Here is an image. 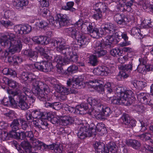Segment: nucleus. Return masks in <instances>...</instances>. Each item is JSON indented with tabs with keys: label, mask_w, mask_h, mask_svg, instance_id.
<instances>
[{
	"label": "nucleus",
	"mask_w": 153,
	"mask_h": 153,
	"mask_svg": "<svg viewBox=\"0 0 153 153\" xmlns=\"http://www.w3.org/2000/svg\"><path fill=\"white\" fill-rule=\"evenodd\" d=\"M0 43L4 48H8V52L5 51L1 52L3 58H6L9 53L12 54L19 52L22 48L20 39L16 38L14 34L7 32L0 38Z\"/></svg>",
	"instance_id": "nucleus-1"
},
{
	"label": "nucleus",
	"mask_w": 153,
	"mask_h": 153,
	"mask_svg": "<svg viewBox=\"0 0 153 153\" xmlns=\"http://www.w3.org/2000/svg\"><path fill=\"white\" fill-rule=\"evenodd\" d=\"M31 82L33 85L32 91L33 93L41 100L49 101L50 99L47 93L48 92V86L35 78H32Z\"/></svg>",
	"instance_id": "nucleus-2"
},
{
	"label": "nucleus",
	"mask_w": 153,
	"mask_h": 153,
	"mask_svg": "<svg viewBox=\"0 0 153 153\" xmlns=\"http://www.w3.org/2000/svg\"><path fill=\"white\" fill-rule=\"evenodd\" d=\"M51 45L56 48V50L60 53L62 54L66 57H71L73 55L72 48L71 44V46L63 45L61 40H53L51 42Z\"/></svg>",
	"instance_id": "nucleus-3"
},
{
	"label": "nucleus",
	"mask_w": 153,
	"mask_h": 153,
	"mask_svg": "<svg viewBox=\"0 0 153 153\" xmlns=\"http://www.w3.org/2000/svg\"><path fill=\"white\" fill-rule=\"evenodd\" d=\"M70 19L66 15L59 14L57 15V18L56 21L53 20V18L51 17L50 19L49 22L51 25H54L60 28L68 25L70 23Z\"/></svg>",
	"instance_id": "nucleus-4"
},
{
	"label": "nucleus",
	"mask_w": 153,
	"mask_h": 153,
	"mask_svg": "<svg viewBox=\"0 0 153 153\" xmlns=\"http://www.w3.org/2000/svg\"><path fill=\"white\" fill-rule=\"evenodd\" d=\"M90 82L93 83L94 84L93 86H97V90L100 93L103 94V92L104 91L105 89L109 93H111L112 91L111 88V85L109 82H107L104 85V87L103 86L104 82L100 80H94L90 81Z\"/></svg>",
	"instance_id": "nucleus-5"
},
{
	"label": "nucleus",
	"mask_w": 153,
	"mask_h": 153,
	"mask_svg": "<svg viewBox=\"0 0 153 153\" xmlns=\"http://www.w3.org/2000/svg\"><path fill=\"white\" fill-rule=\"evenodd\" d=\"M114 40V37L112 35L107 36L105 38V40L102 39L97 40L95 42L94 47L96 48V50L104 48L106 46L108 45L109 46V47H111L112 42Z\"/></svg>",
	"instance_id": "nucleus-6"
},
{
	"label": "nucleus",
	"mask_w": 153,
	"mask_h": 153,
	"mask_svg": "<svg viewBox=\"0 0 153 153\" xmlns=\"http://www.w3.org/2000/svg\"><path fill=\"white\" fill-rule=\"evenodd\" d=\"M94 132L92 131V128L91 130L88 127H86L82 124H80L78 126L77 136L81 139H84L87 137H90L93 134Z\"/></svg>",
	"instance_id": "nucleus-7"
},
{
	"label": "nucleus",
	"mask_w": 153,
	"mask_h": 153,
	"mask_svg": "<svg viewBox=\"0 0 153 153\" xmlns=\"http://www.w3.org/2000/svg\"><path fill=\"white\" fill-rule=\"evenodd\" d=\"M74 39L77 40L78 44L74 42L71 46L72 47H74L75 48H81L83 45H87L89 42L88 38L86 37L84 34L80 32L76 35Z\"/></svg>",
	"instance_id": "nucleus-8"
},
{
	"label": "nucleus",
	"mask_w": 153,
	"mask_h": 153,
	"mask_svg": "<svg viewBox=\"0 0 153 153\" xmlns=\"http://www.w3.org/2000/svg\"><path fill=\"white\" fill-rule=\"evenodd\" d=\"M115 93L116 96L119 97H122L127 98L130 100L133 97V92L130 90L125 91L124 88L121 86L116 87L115 89Z\"/></svg>",
	"instance_id": "nucleus-9"
},
{
	"label": "nucleus",
	"mask_w": 153,
	"mask_h": 153,
	"mask_svg": "<svg viewBox=\"0 0 153 153\" xmlns=\"http://www.w3.org/2000/svg\"><path fill=\"white\" fill-rule=\"evenodd\" d=\"M67 85L70 86L72 85L73 88L76 89H80L84 86V83L83 82V79L78 77L76 78H73L72 79H69L67 82Z\"/></svg>",
	"instance_id": "nucleus-10"
},
{
	"label": "nucleus",
	"mask_w": 153,
	"mask_h": 153,
	"mask_svg": "<svg viewBox=\"0 0 153 153\" xmlns=\"http://www.w3.org/2000/svg\"><path fill=\"white\" fill-rule=\"evenodd\" d=\"M14 30L16 34L22 35L30 33L31 30V27L28 25H16L14 26Z\"/></svg>",
	"instance_id": "nucleus-11"
},
{
	"label": "nucleus",
	"mask_w": 153,
	"mask_h": 153,
	"mask_svg": "<svg viewBox=\"0 0 153 153\" xmlns=\"http://www.w3.org/2000/svg\"><path fill=\"white\" fill-rule=\"evenodd\" d=\"M87 29L90 36L93 38H98L103 34L101 28L93 27L90 24L88 26H87Z\"/></svg>",
	"instance_id": "nucleus-12"
},
{
	"label": "nucleus",
	"mask_w": 153,
	"mask_h": 153,
	"mask_svg": "<svg viewBox=\"0 0 153 153\" xmlns=\"http://www.w3.org/2000/svg\"><path fill=\"white\" fill-rule=\"evenodd\" d=\"M35 66L36 69L46 72L51 71L52 65L46 61H43L36 63Z\"/></svg>",
	"instance_id": "nucleus-13"
},
{
	"label": "nucleus",
	"mask_w": 153,
	"mask_h": 153,
	"mask_svg": "<svg viewBox=\"0 0 153 153\" xmlns=\"http://www.w3.org/2000/svg\"><path fill=\"white\" fill-rule=\"evenodd\" d=\"M94 146L95 152L97 153H108V148L107 146H105L102 143L97 142L94 144Z\"/></svg>",
	"instance_id": "nucleus-14"
},
{
	"label": "nucleus",
	"mask_w": 153,
	"mask_h": 153,
	"mask_svg": "<svg viewBox=\"0 0 153 153\" xmlns=\"http://www.w3.org/2000/svg\"><path fill=\"white\" fill-rule=\"evenodd\" d=\"M121 70L119 72V76H128V73L132 70V65L131 64L122 65L119 67Z\"/></svg>",
	"instance_id": "nucleus-15"
},
{
	"label": "nucleus",
	"mask_w": 153,
	"mask_h": 153,
	"mask_svg": "<svg viewBox=\"0 0 153 153\" xmlns=\"http://www.w3.org/2000/svg\"><path fill=\"white\" fill-rule=\"evenodd\" d=\"M137 98L141 102L146 105H151L150 95L146 93H142L138 94Z\"/></svg>",
	"instance_id": "nucleus-16"
},
{
	"label": "nucleus",
	"mask_w": 153,
	"mask_h": 153,
	"mask_svg": "<svg viewBox=\"0 0 153 153\" xmlns=\"http://www.w3.org/2000/svg\"><path fill=\"white\" fill-rule=\"evenodd\" d=\"M47 119L42 118L37 119L33 121V124L36 126L42 129H45L48 128V124L46 120Z\"/></svg>",
	"instance_id": "nucleus-17"
},
{
	"label": "nucleus",
	"mask_w": 153,
	"mask_h": 153,
	"mask_svg": "<svg viewBox=\"0 0 153 153\" xmlns=\"http://www.w3.org/2000/svg\"><path fill=\"white\" fill-rule=\"evenodd\" d=\"M23 53L25 55L28 57L30 60L33 62H35L37 60L38 53L31 50H25L23 51Z\"/></svg>",
	"instance_id": "nucleus-18"
},
{
	"label": "nucleus",
	"mask_w": 153,
	"mask_h": 153,
	"mask_svg": "<svg viewBox=\"0 0 153 153\" xmlns=\"http://www.w3.org/2000/svg\"><path fill=\"white\" fill-rule=\"evenodd\" d=\"M87 102L91 106H95L98 110H100L102 105L100 99L92 97H89L87 99Z\"/></svg>",
	"instance_id": "nucleus-19"
},
{
	"label": "nucleus",
	"mask_w": 153,
	"mask_h": 153,
	"mask_svg": "<svg viewBox=\"0 0 153 153\" xmlns=\"http://www.w3.org/2000/svg\"><path fill=\"white\" fill-rule=\"evenodd\" d=\"M18 106L22 110H26L29 108V105L25 101L27 98L24 96H20Z\"/></svg>",
	"instance_id": "nucleus-20"
},
{
	"label": "nucleus",
	"mask_w": 153,
	"mask_h": 153,
	"mask_svg": "<svg viewBox=\"0 0 153 153\" xmlns=\"http://www.w3.org/2000/svg\"><path fill=\"white\" fill-rule=\"evenodd\" d=\"M33 41L38 44L47 45L49 43L48 39L45 36H35L33 37Z\"/></svg>",
	"instance_id": "nucleus-21"
},
{
	"label": "nucleus",
	"mask_w": 153,
	"mask_h": 153,
	"mask_svg": "<svg viewBox=\"0 0 153 153\" xmlns=\"http://www.w3.org/2000/svg\"><path fill=\"white\" fill-rule=\"evenodd\" d=\"M7 92L9 94L8 97L9 100L10 101L9 104L12 107L14 108L16 107L17 106V103L13 97L16 96L18 95V94L19 93L18 92L17 93H16L15 91H13L11 90H9L7 91Z\"/></svg>",
	"instance_id": "nucleus-22"
},
{
	"label": "nucleus",
	"mask_w": 153,
	"mask_h": 153,
	"mask_svg": "<svg viewBox=\"0 0 153 153\" xmlns=\"http://www.w3.org/2000/svg\"><path fill=\"white\" fill-rule=\"evenodd\" d=\"M56 88H57V91L60 94V97L62 100L65 99L66 95L69 93V90L66 87L60 86L58 85H56Z\"/></svg>",
	"instance_id": "nucleus-23"
},
{
	"label": "nucleus",
	"mask_w": 153,
	"mask_h": 153,
	"mask_svg": "<svg viewBox=\"0 0 153 153\" xmlns=\"http://www.w3.org/2000/svg\"><path fill=\"white\" fill-rule=\"evenodd\" d=\"M27 0H15L13 2L14 6L17 9H22L28 4Z\"/></svg>",
	"instance_id": "nucleus-24"
},
{
	"label": "nucleus",
	"mask_w": 153,
	"mask_h": 153,
	"mask_svg": "<svg viewBox=\"0 0 153 153\" xmlns=\"http://www.w3.org/2000/svg\"><path fill=\"white\" fill-rule=\"evenodd\" d=\"M27 0H15L13 2L14 6L17 9H22L28 4Z\"/></svg>",
	"instance_id": "nucleus-25"
},
{
	"label": "nucleus",
	"mask_w": 153,
	"mask_h": 153,
	"mask_svg": "<svg viewBox=\"0 0 153 153\" xmlns=\"http://www.w3.org/2000/svg\"><path fill=\"white\" fill-rule=\"evenodd\" d=\"M116 97L115 98H114L111 100V102L113 104L127 105L128 101L130 102V100L128 99L127 98Z\"/></svg>",
	"instance_id": "nucleus-26"
},
{
	"label": "nucleus",
	"mask_w": 153,
	"mask_h": 153,
	"mask_svg": "<svg viewBox=\"0 0 153 153\" xmlns=\"http://www.w3.org/2000/svg\"><path fill=\"white\" fill-rule=\"evenodd\" d=\"M94 73L97 76H108L110 73V70L108 68L104 67L102 70L96 69L94 70Z\"/></svg>",
	"instance_id": "nucleus-27"
},
{
	"label": "nucleus",
	"mask_w": 153,
	"mask_h": 153,
	"mask_svg": "<svg viewBox=\"0 0 153 153\" xmlns=\"http://www.w3.org/2000/svg\"><path fill=\"white\" fill-rule=\"evenodd\" d=\"M95 5L96 10L99 12L104 13L109 10V8L105 3L99 2L95 4Z\"/></svg>",
	"instance_id": "nucleus-28"
},
{
	"label": "nucleus",
	"mask_w": 153,
	"mask_h": 153,
	"mask_svg": "<svg viewBox=\"0 0 153 153\" xmlns=\"http://www.w3.org/2000/svg\"><path fill=\"white\" fill-rule=\"evenodd\" d=\"M32 113L34 117L37 118L38 119H48V114L47 112L41 113L38 110L33 111Z\"/></svg>",
	"instance_id": "nucleus-29"
},
{
	"label": "nucleus",
	"mask_w": 153,
	"mask_h": 153,
	"mask_svg": "<svg viewBox=\"0 0 153 153\" xmlns=\"http://www.w3.org/2000/svg\"><path fill=\"white\" fill-rule=\"evenodd\" d=\"M88 108L86 104H81L80 105H77L76 109L77 110L76 114H84L86 113V111Z\"/></svg>",
	"instance_id": "nucleus-30"
},
{
	"label": "nucleus",
	"mask_w": 153,
	"mask_h": 153,
	"mask_svg": "<svg viewBox=\"0 0 153 153\" xmlns=\"http://www.w3.org/2000/svg\"><path fill=\"white\" fill-rule=\"evenodd\" d=\"M65 31L73 39H74L79 33L74 27H71L65 29Z\"/></svg>",
	"instance_id": "nucleus-31"
},
{
	"label": "nucleus",
	"mask_w": 153,
	"mask_h": 153,
	"mask_svg": "<svg viewBox=\"0 0 153 153\" xmlns=\"http://www.w3.org/2000/svg\"><path fill=\"white\" fill-rule=\"evenodd\" d=\"M127 18L124 15L119 13L116 14L114 16V19L119 24H124L126 22V19Z\"/></svg>",
	"instance_id": "nucleus-32"
},
{
	"label": "nucleus",
	"mask_w": 153,
	"mask_h": 153,
	"mask_svg": "<svg viewBox=\"0 0 153 153\" xmlns=\"http://www.w3.org/2000/svg\"><path fill=\"white\" fill-rule=\"evenodd\" d=\"M45 105L46 107L52 108L56 110L60 109L62 106L61 103L59 102H56L51 103L46 102L45 103Z\"/></svg>",
	"instance_id": "nucleus-33"
},
{
	"label": "nucleus",
	"mask_w": 153,
	"mask_h": 153,
	"mask_svg": "<svg viewBox=\"0 0 153 153\" xmlns=\"http://www.w3.org/2000/svg\"><path fill=\"white\" fill-rule=\"evenodd\" d=\"M103 29L108 33H113L115 31L116 27L113 24L109 23L105 24Z\"/></svg>",
	"instance_id": "nucleus-34"
},
{
	"label": "nucleus",
	"mask_w": 153,
	"mask_h": 153,
	"mask_svg": "<svg viewBox=\"0 0 153 153\" xmlns=\"http://www.w3.org/2000/svg\"><path fill=\"white\" fill-rule=\"evenodd\" d=\"M73 122L72 118L69 116H65L60 119V123L63 126H67Z\"/></svg>",
	"instance_id": "nucleus-35"
},
{
	"label": "nucleus",
	"mask_w": 153,
	"mask_h": 153,
	"mask_svg": "<svg viewBox=\"0 0 153 153\" xmlns=\"http://www.w3.org/2000/svg\"><path fill=\"white\" fill-rule=\"evenodd\" d=\"M23 92L20 90H18L16 91H15L16 93H17L18 91L19 93L18 94V96L20 97V96H24L27 97V96H28V95L30 94V90L28 88L24 87L22 89Z\"/></svg>",
	"instance_id": "nucleus-36"
},
{
	"label": "nucleus",
	"mask_w": 153,
	"mask_h": 153,
	"mask_svg": "<svg viewBox=\"0 0 153 153\" xmlns=\"http://www.w3.org/2000/svg\"><path fill=\"white\" fill-rule=\"evenodd\" d=\"M74 4V3L73 1L68 2L67 3L66 6H62V9L67 10H69L72 12H75L76 9L73 7Z\"/></svg>",
	"instance_id": "nucleus-37"
},
{
	"label": "nucleus",
	"mask_w": 153,
	"mask_h": 153,
	"mask_svg": "<svg viewBox=\"0 0 153 153\" xmlns=\"http://www.w3.org/2000/svg\"><path fill=\"white\" fill-rule=\"evenodd\" d=\"M106 146L108 148L109 151H110L112 153H117V152L118 147L114 142H111L108 145Z\"/></svg>",
	"instance_id": "nucleus-38"
},
{
	"label": "nucleus",
	"mask_w": 153,
	"mask_h": 153,
	"mask_svg": "<svg viewBox=\"0 0 153 153\" xmlns=\"http://www.w3.org/2000/svg\"><path fill=\"white\" fill-rule=\"evenodd\" d=\"M19 119H14L10 125L12 129L14 131H17L19 129L20 124Z\"/></svg>",
	"instance_id": "nucleus-39"
},
{
	"label": "nucleus",
	"mask_w": 153,
	"mask_h": 153,
	"mask_svg": "<svg viewBox=\"0 0 153 153\" xmlns=\"http://www.w3.org/2000/svg\"><path fill=\"white\" fill-rule=\"evenodd\" d=\"M3 79H5V80L7 79L8 84L10 87L13 88L18 89L19 87V84L16 82L11 79H9L7 78L6 77H4Z\"/></svg>",
	"instance_id": "nucleus-40"
},
{
	"label": "nucleus",
	"mask_w": 153,
	"mask_h": 153,
	"mask_svg": "<svg viewBox=\"0 0 153 153\" xmlns=\"http://www.w3.org/2000/svg\"><path fill=\"white\" fill-rule=\"evenodd\" d=\"M133 3L134 1L133 0H131L130 1L127 2L125 4L123 9L128 12H133V10L132 7H133Z\"/></svg>",
	"instance_id": "nucleus-41"
},
{
	"label": "nucleus",
	"mask_w": 153,
	"mask_h": 153,
	"mask_svg": "<svg viewBox=\"0 0 153 153\" xmlns=\"http://www.w3.org/2000/svg\"><path fill=\"white\" fill-rule=\"evenodd\" d=\"M4 16L6 19L10 18L13 19L16 17L15 12L13 11L9 10H7L4 12Z\"/></svg>",
	"instance_id": "nucleus-42"
},
{
	"label": "nucleus",
	"mask_w": 153,
	"mask_h": 153,
	"mask_svg": "<svg viewBox=\"0 0 153 153\" xmlns=\"http://www.w3.org/2000/svg\"><path fill=\"white\" fill-rule=\"evenodd\" d=\"M97 56L96 55H92L90 56L89 61L90 64L93 66H95L97 65L98 61L97 59Z\"/></svg>",
	"instance_id": "nucleus-43"
},
{
	"label": "nucleus",
	"mask_w": 153,
	"mask_h": 153,
	"mask_svg": "<svg viewBox=\"0 0 153 153\" xmlns=\"http://www.w3.org/2000/svg\"><path fill=\"white\" fill-rule=\"evenodd\" d=\"M93 48H94V50L95 52V55L98 57H100L103 56L105 55L107 53V52L106 51L102 49L103 48L99 49L98 50H96V48L94 47V45H93Z\"/></svg>",
	"instance_id": "nucleus-44"
},
{
	"label": "nucleus",
	"mask_w": 153,
	"mask_h": 153,
	"mask_svg": "<svg viewBox=\"0 0 153 153\" xmlns=\"http://www.w3.org/2000/svg\"><path fill=\"white\" fill-rule=\"evenodd\" d=\"M101 108L99 111H102V112L104 116L108 117L109 116L111 113V109L109 107H104L103 104L101 107Z\"/></svg>",
	"instance_id": "nucleus-45"
},
{
	"label": "nucleus",
	"mask_w": 153,
	"mask_h": 153,
	"mask_svg": "<svg viewBox=\"0 0 153 153\" xmlns=\"http://www.w3.org/2000/svg\"><path fill=\"white\" fill-rule=\"evenodd\" d=\"M105 128L104 127V125L103 124H98L96 126V129H94L92 128V130L94 132L93 135H95V131L100 132L103 131V130H105Z\"/></svg>",
	"instance_id": "nucleus-46"
},
{
	"label": "nucleus",
	"mask_w": 153,
	"mask_h": 153,
	"mask_svg": "<svg viewBox=\"0 0 153 153\" xmlns=\"http://www.w3.org/2000/svg\"><path fill=\"white\" fill-rule=\"evenodd\" d=\"M22 147L26 151H27L28 150L30 151L31 148V146L30 143L27 141H23L21 144Z\"/></svg>",
	"instance_id": "nucleus-47"
},
{
	"label": "nucleus",
	"mask_w": 153,
	"mask_h": 153,
	"mask_svg": "<svg viewBox=\"0 0 153 153\" xmlns=\"http://www.w3.org/2000/svg\"><path fill=\"white\" fill-rule=\"evenodd\" d=\"M91 114L94 115L97 119H102L104 118V116L102 112L97 111L96 110H93L91 112Z\"/></svg>",
	"instance_id": "nucleus-48"
},
{
	"label": "nucleus",
	"mask_w": 153,
	"mask_h": 153,
	"mask_svg": "<svg viewBox=\"0 0 153 153\" xmlns=\"http://www.w3.org/2000/svg\"><path fill=\"white\" fill-rule=\"evenodd\" d=\"M41 141L38 140L35 137L30 140V142L34 147H39L41 143Z\"/></svg>",
	"instance_id": "nucleus-49"
},
{
	"label": "nucleus",
	"mask_w": 153,
	"mask_h": 153,
	"mask_svg": "<svg viewBox=\"0 0 153 153\" xmlns=\"http://www.w3.org/2000/svg\"><path fill=\"white\" fill-rule=\"evenodd\" d=\"M63 59L60 55H57L54 58V60L57 63L56 65H63Z\"/></svg>",
	"instance_id": "nucleus-50"
},
{
	"label": "nucleus",
	"mask_w": 153,
	"mask_h": 153,
	"mask_svg": "<svg viewBox=\"0 0 153 153\" xmlns=\"http://www.w3.org/2000/svg\"><path fill=\"white\" fill-rule=\"evenodd\" d=\"M136 85V88L138 90L141 89L143 88L146 86L147 84L145 82L138 81L137 82Z\"/></svg>",
	"instance_id": "nucleus-51"
},
{
	"label": "nucleus",
	"mask_w": 153,
	"mask_h": 153,
	"mask_svg": "<svg viewBox=\"0 0 153 153\" xmlns=\"http://www.w3.org/2000/svg\"><path fill=\"white\" fill-rule=\"evenodd\" d=\"M1 23L4 27L8 28L14 25L13 22L9 20H2L1 21Z\"/></svg>",
	"instance_id": "nucleus-52"
},
{
	"label": "nucleus",
	"mask_w": 153,
	"mask_h": 153,
	"mask_svg": "<svg viewBox=\"0 0 153 153\" xmlns=\"http://www.w3.org/2000/svg\"><path fill=\"white\" fill-rule=\"evenodd\" d=\"M78 67L75 65H73L69 66L67 69V72L68 73L73 74L78 70Z\"/></svg>",
	"instance_id": "nucleus-53"
},
{
	"label": "nucleus",
	"mask_w": 153,
	"mask_h": 153,
	"mask_svg": "<svg viewBox=\"0 0 153 153\" xmlns=\"http://www.w3.org/2000/svg\"><path fill=\"white\" fill-rule=\"evenodd\" d=\"M8 134L9 133L6 131H2L0 133V138L3 141L8 140L9 139Z\"/></svg>",
	"instance_id": "nucleus-54"
},
{
	"label": "nucleus",
	"mask_w": 153,
	"mask_h": 153,
	"mask_svg": "<svg viewBox=\"0 0 153 153\" xmlns=\"http://www.w3.org/2000/svg\"><path fill=\"white\" fill-rule=\"evenodd\" d=\"M140 138L143 140H149L151 137V135L149 133L143 134L139 136Z\"/></svg>",
	"instance_id": "nucleus-55"
},
{
	"label": "nucleus",
	"mask_w": 153,
	"mask_h": 153,
	"mask_svg": "<svg viewBox=\"0 0 153 153\" xmlns=\"http://www.w3.org/2000/svg\"><path fill=\"white\" fill-rule=\"evenodd\" d=\"M111 55L114 56H116L117 55H120L121 54L120 50L118 48H114L110 51Z\"/></svg>",
	"instance_id": "nucleus-56"
},
{
	"label": "nucleus",
	"mask_w": 153,
	"mask_h": 153,
	"mask_svg": "<svg viewBox=\"0 0 153 153\" xmlns=\"http://www.w3.org/2000/svg\"><path fill=\"white\" fill-rule=\"evenodd\" d=\"M63 150V148L62 145L55 144L54 151L56 153H62Z\"/></svg>",
	"instance_id": "nucleus-57"
},
{
	"label": "nucleus",
	"mask_w": 153,
	"mask_h": 153,
	"mask_svg": "<svg viewBox=\"0 0 153 153\" xmlns=\"http://www.w3.org/2000/svg\"><path fill=\"white\" fill-rule=\"evenodd\" d=\"M145 65H143L140 63L137 67V70L139 72L144 74L146 73L145 68Z\"/></svg>",
	"instance_id": "nucleus-58"
},
{
	"label": "nucleus",
	"mask_w": 153,
	"mask_h": 153,
	"mask_svg": "<svg viewBox=\"0 0 153 153\" xmlns=\"http://www.w3.org/2000/svg\"><path fill=\"white\" fill-rule=\"evenodd\" d=\"M65 107V110L66 111H69L71 113L76 114L77 110L76 109V107L74 108L73 107L69 106L66 105Z\"/></svg>",
	"instance_id": "nucleus-59"
},
{
	"label": "nucleus",
	"mask_w": 153,
	"mask_h": 153,
	"mask_svg": "<svg viewBox=\"0 0 153 153\" xmlns=\"http://www.w3.org/2000/svg\"><path fill=\"white\" fill-rule=\"evenodd\" d=\"M123 123L125 125H128L130 121V118L127 114L123 115L121 117Z\"/></svg>",
	"instance_id": "nucleus-60"
},
{
	"label": "nucleus",
	"mask_w": 153,
	"mask_h": 153,
	"mask_svg": "<svg viewBox=\"0 0 153 153\" xmlns=\"http://www.w3.org/2000/svg\"><path fill=\"white\" fill-rule=\"evenodd\" d=\"M16 131H14L12 130L11 131L8 133V137H12L16 139H17L18 137V133L16 132Z\"/></svg>",
	"instance_id": "nucleus-61"
},
{
	"label": "nucleus",
	"mask_w": 153,
	"mask_h": 153,
	"mask_svg": "<svg viewBox=\"0 0 153 153\" xmlns=\"http://www.w3.org/2000/svg\"><path fill=\"white\" fill-rule=\"evenodd\" d=\"M62 66L63 65H56V67L57 68V72L59 74H61L68 76L69 75L68 74V73L67 72L64 71H63V68H62Z\"/></svg>",
	"instance_id": "nucleus-62"
},
{
	"label": "nucleus",
	"mask_w": 153,
	"mask_h": 153,
	"mask_svg": "<svg viewBox=\"0 0 153 153\" xmlns=\"http://www.w3.org/2000/svg\"><path fill=\"white\" fill-rule=\"evenodd\" d=\"M102 17L101 12H99L94 14L92 16V17L94 19L97 20H100Z\"/></svg>",
	"instance_id": "nucleus-63"
},
{
	"label": "nucleus",
	"mask_w": 153,
	"mask_h": 153,
	"mask_svg": "<svg viewBox=\"0 0 153 153\" xmlns=\"http://www.w3.org/2000/svg\"><path fill=\"white\" fill-rule=\"evenodd\" d=\"M27 120L29 122L33 121V117L32 116V114L30 112H27L25 114Z\"/></svg>",
	"instance_id": "nucleus-64"
}]
</instances>
